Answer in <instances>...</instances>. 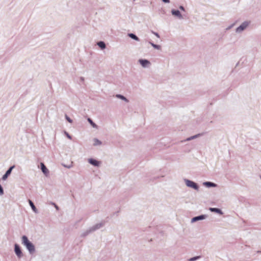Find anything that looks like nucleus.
<instances>
[{"label":"nucleus","mask_w":261,"mask_h":261,"mask_svg":"<svg viewBox=\"0 0 261 261\" xmlns=\"http://www.w3.org/2000/svg\"><path fill=\"white\" fill-rule=\"evenodd\" d=\"M4 194V190L3 187L0 185V195H3Z\"/></svg>","instance_id":"25"},{"label":"nucleus","mask_w":261,"mask_h":261,"mask_svg":"<svg viewBox=\"0 0 261 261\" xmlns=\"http://www.w3.org/2000/svg\"><path fill=\"white\" fill-rule=\"evenodd\" d=\"M203 185L206 188H214L217 186V184L211 181L203 182Z\"/></svg>","instance_id":"10"},{"label":"nucleus","mask_w":261,"mask_h":261,"mask_svg":"<svg viewBox=\"0 0 261 261\" xmlns=\"http://www.w3.org/2000/svg\"><path fill=\"white\" fill-rule=\"evenodd\" d=\"M87 120L93 128H98L97 125L96 124L91 118H88Z\"/></svg>","instance_id":"19"},{"label":"nucleus","mask_w":261,"mask_h":261,"mask_svg":"<svg viewBox=\"0 0 261 261\" xmlns=\"http://www.w3.org/2000/svg\"><path fill=\"white\" fill-rule=\"evenodd\" d=\"M65 134L66 135V136H67V137L69 139H71V136L68 133H67L66 132H65Z\"/></svg>","instance_id":"26"},{"label":"nucleus","mask_w":261,"mask_h":261,"mask_svg":"<svg viewBox=\"0 0 261 261\" xmlns=\"http://www.w3.org/2000/svg\"><path fill=\"white\" fill-rule=\"evenodd\" d=\"M191 137H189V138H187L185 140V141H191Z\"/></svg>","instance_id":"31"},{"label":"nucleus","mask_w":261,"mask_h":261,"mask_svg":"<svg viewBox=\"0 0 261 261\" xmlns=\"http://www.w3.org/2000/svg\"><path fill=\"white\" fill-rule=\"evenodd\" d=\"M162 1L165 3H169L170 0H162Z\"/></svg>","instance_id":"30"},{"label":"nucleus","mask_w":261,"mask_h":261,"mask_svg":"<svg viewBox=\"0 0 261 261\" xmlns=\"http://www.w3.org/2000/svg\"><path fill=\"white\" fill-rule=\"evenodd\" d=\"M53 204L54 205V206L56 210H59V207L57 205H56L55 203H53Z\"/></svg>","instance_id":"28"},{"label":"nucleus","mask_w":261,"mask_h":261,"mask_svg":"<svg viewBox=\"0 0 261 261\" xmlns=\"http://www.w3.org/2000/svg\"><path fill=\"white\" fill-rule=\"evenodd\" d=\"M207 217L206 215H201L196 217H194L191 219V223H194L198 221L203 220Z\"/></svg>","instance_id":"9"},{"label":"nucleus","mask_w":261,"mask_h":261,"mask_svg":"<svg viewBox=\"0 0 261 261\" xmlns=\"http://www.w3.org/2000/svg\"><path fill=\"white\" fill-rule=\"evenodd\" d=\"M94 146H99L102 144V142L97 138H94L93 140Z\"/></svg>","instance_id":"17"},{"label":"nucleus","mask_w":261,"mask_h":261,"mask_svg":"<svg viewBox=\"0 0 261 261\" xmlns=\"http://www.w3.org/2000/svg\"><path fill=\"white\" fill-rule=\"evenodd\" d=\"M40 167H41V169L42 171V172L45 174V175H47L49 173V171L47 169V168L46 167V166H45V165L44 164V163H40Z\"/></svg>","instance_id":"11"},{"label":"nucleus","mask_w":261,"mask_h":261,"mask_svg":"<svg viewBox=\"0 0 261 261\" xmlns=\"http://www.w3.org/2000/svg\"><path fill=\"white\" fill-rule=\"evenodd\" d=\"M92 231H90V228L87 230L86 231L83 232L81 234L82 237H85L87 236L89 233L92 232Z\"/></svg>","instance_id":"21"},{"label":"nucleus","mask_w":261,"mask_h":261,"mask_svg":"<svg viewBox=\"0 0 261 261\" xmlns=\"http://www.w3.org/2000/svg\"><path fill=\"white\" fill-rule=\"evenodd\" d=\"M21 243L28 250L30 254H33L35 252V247L34 244L30 242L26 236L21 237Z\"/></svg>","instance_id":"1"},{"label":"nucleus","mask_w":261,"mask_h":261,"mask_svg":"<svg viewBox=\"0 0 261 261\" xmlns=\"http://www.w3.org/2000/svg\"><path fill=\"white\" fill-rule=\"evenodd\" d=\"M115 96L117 98L120 99L126 102H128V100L124 96H123L122 95L118 94H116Z\"/></svg>","instance_id":"15"},{"label":"nucleus","mask_w":261,"mask_h":261,"mask_svg":"<svg viewBox=\"0 0 261 261\" xmlns=\"http://www.w3.org/2000/svg\"><path fill=\"white\" fill-rule=\"evenodd\" d=\"M29 203L33 212L35 213H37L38 210L36 208L33 202L31 200H29Z\"/></svg>","instance_id":"14"},{"label":"nucleus","mask_w":261,"mask_h":261,"mask_svg":"<svg viewBox=\"0 0 261 261\" xmlns=\"http://www.w3.org/2000/svg\"><path fill=\"white\" fill-rule=\"evenodd\" d=\"M233 25V24L231 25L229 27V29L231 28Z\"/></svg>","instance_id":"33"},{"label":"nucleus","mask_w":261,"mask_h":261,"mask_svg":"<svg viewBox=\"0 0 261 261\" xmlns=\"http://www.w3.org/2000/svg\"><path fill=\"white\" fill-rule=\"evenodd\" d=\"M80 81H81V82H84V77H80Z\"/></svg>","instance_id":"32"},{"label":"nucleus","mask_w":261,"mask_h":261,"mask_svg":"<svg viewBox=\"0 0 261 261\" xmlns=\"http://www.w3.org/2000/svg\"><path fill=\"white\" fill-rule=\"evenodd\" d=\"M97 45L102 49H103L106 47V44L103 41L98 42Z\"/></svg>","instance_id":"18"},{"label":"nucleus","mask_w":261,"mask_h":261,"mask_svg":"<svg viewBox=\"0 0 261 261\" xmlns=\"http://www.w3.org/2000/svg\"><path fill=\"white\" fill-rule=\"evenodd\" d=\"M179 9L182 11H185V9L182 6H179Z\"/></svg>","instance_id":"27"},{"label":"nucleus","mask_w":261,"mask_h":261,"mask_svg":"<svg viewBox=\"0 0 261 261\" xmlns=\"http://www.w3.org/2000/svg\"><path fill=\"white\" fill-rule=\"evenodd\" d=\"M15 168V165L11 166L6 172L5 174L2 176V180H5L7 179L8 177L10 175L12 170Z\"/></svg>","instance_id":"8"},{"label":"nucleus","mask_w":261,"mask_h":261,"mask_svg":"<svg viewBox=\"0 0 261 261\" xmlns=\"http://www.w3.org/2000/svg\"><path fill=\"white\" fill-rule=\"evenodd\" d=\"M88 162L94 166L98 167L99 165V162L93 159H89Z\"/></svg>","instance_id":"12"},{"label":"nucleus","mask_w":261,"mask_h":261,"mask_svg":"<svg viewBox=\"0 0 261 261\" xmlns=\"http://www.w3.org/2000/svg\"><path fill=\"white\" fill-rule=\"evenodd\" d=\"M154 35H155L158 38H160V35L158 33H156V32H153V33Z\"/></svg>","instance_id":"29"},{"label":"nucleus","mask_w":261,"mask_h":261,"mask_svg":"<svg viewBox=\"0 0 261 261\" xmlns=\"http://www.w3.org/2000/svg\"><path fill=\"white\" fill-rule=\"evenodd\" d=\"M200 258V256H196L193 257H191L189 259V261H195Z\"/></svg>","instance_id":"22"},{"label":"nucleus","mask_w":261,"mask_h":261,"mask_svg":"<svg viewBox=\"0 0 261 261\" xmlns=\"http://www.w3.org/2000/svg\"><path fill=\"white\" fill-rule=\"evenodd\" d=\"M105 223L104 221H101L100 222L95 224L94 225L90 227V231L93 232L96 230L100 229V228L104 226Z\"/></svg>","instance_id":"4"},{"label":"nucleus","mask_w":261,"mask_h":261,"mask_svg":"<svg viewBox=\"0 0 261 261\" xmlns=\"http://www.w3.org/2000/svg\"><path fill=\"white\" fill-rule=\"evenodd\" d=\"M138 62L143 68H148L151 65V63L147 59H139Z\"/></svg>","instance_id":"6"},{"label":"nucleus","mask_w":261,"mask_h":261,"mask_svg":"<svg viewBox=\"0 0 261 261\" xmlns=\"http://www.w3.org/2000/svg\"><path fill=\"white\" fill-rule=\"evenodd\" d=\"M149 43L155 49L158 50H160L161 49V46L159 45L155 44L152 42L149 41Z\"/></svg>","instance_id":"20"},{"label":"nucleus","mask_w":261,"mask_h":261,"mask_svg":"<svg viewBox=\"0 0 261 261\" xmlns=\"http://www.w3.org/2000/svg\"><path fill=\"white\" fill-rule=\"evenodd\" d=\"M172 15L179 19H184V16L181 14L180 12L178 10L172 9L171 11Z\"/></svg>","instance_id":"5"},{"label":"nucleus","mask_w":261,"mask_h":261,"mask_svg":"<svg viewBox=\"0 0 261 261\" xmlns=\"http://www.w3.org/2000/svg\"><path fill=\"white\" fill-rule=\"evenodd\" d=\"M128 36L130 38H132L136 41H139L140 40L139 38L135 34H134L133 33H129V34H128Z\"/></svg>","instance_id":"16"},{"label":"nucleus","mask_w":261,"mask_h":261,"mask_svg":"<svg viewBox=\"0 0 261 261\" xmlns=\"http://www.w3.org/2000/svg\"><path fill=\"white\" fill-rule=\"evenodd\" d=\"M209 210L212 212L216 213L220 215H223V212L220 208H218L210 207L209 208Z\"/></svg>","instance_id":"13"},{"label":"nucleus","mask_w":261,"mask_h":261,"mask_svg":"<svg viewBox=\"0 0 261 261\" xmlns=\"http://www.w3.org/2000/svg\"><path fill=\"white\" fill-rule=\"evenodd\" d=\"M14 251L18 258H21L22 256L21 250L19 246L17 244H15L14 245Z\"/></svg>","instance_id":"7"},{"label":"nucleus","mask_w":261,"mask_h":261,"mask_svg":"<svg viewBox=\"0 0 261 261\" xmlns=\"http://www.w3.org/2000/svg\"><path fill=\"white\" fill-rule=\"evenodd\" d=\"M250 24V21H245L242 22L238 28L236 29V33L238 34L242 33L244 30H245Z\"/></svg>","instance_id":"2"},{"label":"nucleus","mask_w":261,"mask_h":261,"mask_svg":"<svg viewBox=\"0 0 261 261\" xmlns=\"http://www.w3.org/2000/svg\"><path fill=\"white\" fill-rule=\"evenodd\" d=\"M65 118L67 120V121L69 123L72 122V119H71L67 115H65Z\"/></svg>","instance_id":"24"},{"label":"nucleus","mask_w":261,"mask_h":261,"mask_svg":"<svg viewBox=\"0 0 261 261\" xmlns=\"http://www.w3.org/2000/svg\"><path fill=\"white\" fill-rule=\"evenodd\" d=\"M184 180L187 187L193 189L196 191L199 190V187L197 183L186 178L184 179Z\"/></svg>","instance_id":"3"},{"label":"nucleus","mask_w":261,"mask_h":261,"mask_svg":"<svg viewBox=\"0 0 261 261\" xmlns=\"http://www.w3.org/2000/svg\"><path fill=\"white\" fill-rule=\"evenodd\" d=\"M201 136V134H197V135H194L193 136H191L190 137H191V140H193V139H196L197 138H198L199 137Z\"/></svg>","instance_id":"23"}]
</instances>
